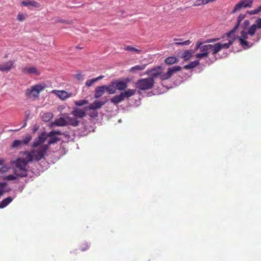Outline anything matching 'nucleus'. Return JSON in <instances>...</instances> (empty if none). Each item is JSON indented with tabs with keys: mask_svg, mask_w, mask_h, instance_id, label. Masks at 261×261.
I'll return each mask as SVG.
<instances>
[{
	"mask_svg": "<svg viewBox=\"0 0 261 261\" xmlns=\"http://www.w3.org/2000/svg\"><path fill=\"white\" fill-rule=\"evenodd\" d=\"M108 101V99L107 98L105 99L103 101H98L96 100L91 103L88 107V109L89 110H97L100 109L102 106L105 105V103Z\"/></svg>",
	"mask_w": 261,
	"mask_h": 261,
	"instance_id": "obj_17",
	"label": "nucleus"
},
{
	"mask_svg": "<svg viewBox=\"0 0 261 261\" xmlns=\"http://www.w3.org/2000/svg\"><path fill=\"white\" fill-rule=\"evenodd\" d=\"M106 91L110 94H113L116 93V89L114 81H112L108 86H105Z\"/></svg>",
	"mask_w": 261,
	"mask_h": 261,
	"instance_id": "obj_22",
	"label": "nucleus"
},
{
	"mask_svg": "<svg viewBox=\"0 0 261 261\" xmlns=\"http://www.w3.org/2000/svg\"><path fill=\"white\" fill-rule=\"evenodd\" d=\"M245 14H240L237 19V23L233 29L228 33V35L229 36L230 34L234 33L239 27L241 22L246 17Z\"/></svg>",
	"mask_w": 261,
	"mask_h": 261,
	"instance_id": "obj_19",
	"label": "nucleus"
},
{
	"mask_svg": "<svg viewBox=\"0 0 261 261\" xmlns=\"http://www.w3.org/2000/svg\"><path fill=\"white\" fill-rule=\"evenodd\" d=\"M201 5H205L208 4L207 0H201Z\"/></svg>",
	"mask_w": 261,
	"mask_h": 261,
	"instance_id": "obj_54",
	"label": "nucleus"
},
{
	"mask_svg": "<svg viewBox=\"0 0 261 261\" xmlns=\"http://www.w3.org/2000/svg\"><path fill=\"white\" fill-rule=\"evenodd\" d=\"M124 49L125 50L132 51L138 54L142 53V50L141 49L136 48L132 46H124Z\"/></svg>",
	"mask_w": 261,
	"mask_h": 261,
	"instance_id": "obj_33",
	"label": "nucleus"
},
{
	"mask_svg": "<svg viewBox=\"0 0 261 261\" xmlns=\"http://www.w3.org/2000/svg\"><path fill=\"white\" fill-rule=\"evenodd\" d=\"M150 73H151V76L150 77V78H152V79L154 80V79L158 76H160V79H161V75L163 74L162 68L160 66L156 68L148 70L146 71L147 74H149Z\"/></svg>",
	"mask_w": 261,
	"mask_h": 261,
	"instance_id": "obj_14",
	"label": "nucleus"
},
{
	"mask_svg": "<svg viewBox=\"0 0 261 261\" xmlns=\"http://www.w3.org/2000/svg\"><path fill=\"white\" fill-rule=\"evenodd\" d=\"M50 139L48 142V146L50 145L54 144L56 143H57L58 141L60 140V138L57 137H55L53 136L52 137H49Z\"/></svg>",
	"mask_w": 261,
	"mask_h": 261,
	"instance_id": "obj_38",
	"label": "nucleus"
},
{
	"mask_svg": "<svg viewBox=\"0 0 261 261\" xmlns=\"http://www.w3.org/2000/svg\"><path fill=\"white\" fill-rule=\"evenodd\" d=\"M261 29V18L256 19L253 24L248 28V34L251 36H253L257 31Z\"/></svg>",
	"mask_w": 261,
	"mask_h": 261,
	"instance_id": "obj_8",
	"label": "nucleus"
},
{
	"mask_svg": "<svg viewBox=\"0 0 261 261\" xmlns=\"http://www.w3.org/2000/svg\"><path fill=\"white\" fill-rule=\"evenodd\" d=\"M21 4L23 6H31L35 8H39L40 4L35 1H22Z\"/></svg>",
	"mask_w": 261,
	"mask_h": 261,
	"instance_id": "obj_21",
	"label": "nucleus"
},
{
	"mask_svg": "<svg viewBox=\"0 0 261 261\" xmlns=\"http://www.w3.org/2000/svg\"><path fill=\"white\" fill-rule=\"evenodd\" d=\"M232 40H229L227 43H217L214 44V49H213L212 55H216L217 54L222 48L227 49L232 44Z\"/></svg>",
	"mask_w": 261,
	"mask_h": 261,
	"instance_id": "obj_6",
	"label": "nucleus"
},
{
	"mask_svg": "<svg viewBox=\"0 0 261 261\" xmlns=\"http://www.w3.org/2000/svg\"><path fill=\"white\" fill-rule=\"evenodd\" d=\"M199 64L198 60H196L193 62H191L190 63L186 65L184 68L186 69H193L198 66Z\"/></svg>",
	"mask_w": 261,
	"mask_h": 261,
	"instance_id": "obj_31",
	"label": "nucleus"
},
{
	"mask_svg": "<svg viewBox=\"0 0 261 261\" xmlns=\"http://www.w3.org/2000/svg\"><path fill=\"white\" fill-rule=\"evenodd\" d=\"M32 139V137L31 136V135H27L24 139L22 140H21L22 141V143H23V145H27L28 144L30 141Z\"/></svg>",
	"mask_w": 261,
	"mask_h": 261,
	"instance_id": "obj_43",
	"label": "nucleus"
},
{
	"mask_svg": "<svg viewBox=\"0 0 261 261\" xmlns=\"http://www.w3.org/2000/svg\"><path fill=\"white\" fill-rule=\"evenodd\" d=\"M248 35H249L248 34V31L247 32L242 31L241 32V36L239 38L240 44L245 48L249 47V43L246 41V39H248Z\"/></svg>",
	"mask_w": 261,
	"mask_h": 261,
	"instance_id": "obj_11",
	"label": "nucleus"
},
{
	"mask_svg": "<svg viewBox=\"0 0 261 261\" xmlns=\"http://www.w3.org/2000/svg\"><path fill=\"white\" fill-rule=\"evenodd\" d=\"M154 84V80L152 78L147 77L141 79L136 83V88L141 90H147L152 88Z\"/></svg>",
	"mask_w": 261,
	"mask_h": 261,
	"instance_id": "obj_3",
	"label": "nucleus"
},
{
	"mask_svg": "<svg viewBox=\"0 0 261 261\" xmlns=\"http://www.w3.org/2000/svg\"><path fill=\"white\" fill-rule=\"evenodd\" d=\"M128 82V79H127L126 81H121L120 80H116L114 81L116 90H118L119 91H123L126 89L127 87V83Z\"/></svg>",
	"mask_w": 261,
	"mask_h": 261,
	"instance_id": "obj_12",
	"label": "nucleus"
},
{
	"mask_svg": "<svg viewBox=\"0 0 261 261\" xmlns=\"http://www.w3.org/2000/svg\"><path fill=\"white\" fill-rule=\"evenodd\" d=\"M192 54L193 51L192 50H186L184 52L182 57L185 61H187L191 58Z\"/></svg>",
	"mask_w": 261,
	"mask_h": 261,
	"instance_id": "obj_35",
	"label": "nucleus"
},
{
	"mask_svg": "<svg viewBox=\"0 0 261 261\" xmlns=\"http://www.w3.org/2000/svg\"><path fill=\"white\" fill-rule=\"evenodd\" d=\"M219 40V38H212V39H209L205 41V43H211V42H214L216 41H217Z\"/></svg>",
	"mask_w": 261,
	"mask_h": 261,
	"instance_id": "obj_50",
	"label": "nucleus"
},
{
	"mask_svg": "<svg viewBox=\"0 0 261 261\" xmlns=\"http://www.w3.org/2000/svg\"><path fill=\"white\" fill-rule=\"evenodd\" d=\"M21 70L24 74L34 75L36 76L40 75V72L39 70L35 66H25L22 67Z\"/></svg>",
	"mask_w": 261,
	"mask_h": 261,
	"instance_id": "obj_5",
	"label": "nucleus"
},
{
	"mask_svg": "<svg viewBox=\"0 0 261 261\" xmlns=\"http://www.w3.org/2000/svg\"><path fill=\"white\" fill-rule=\"evenodd\" d=\"M45 88L44 84H36L25 90V96L29 98L35 100L37 99L40 93Z\"/></svg>",
	"mask_w": 261,
	"mask_h": 261,
	"instance_id": "obj_1",
	"label": "nucleus"
},
{
	"mask_svg": "<svg viewBox=\"0 0 261 261\" xmlns=\"http://www.w3.org/2000/svg\"><path fill=\"white\" fill-rule=\"evenodd\" d=\"M12 201V198L11 197H8L3 199L0 202V208H4L6 206H7Z\"/></svg>",
	"mask_w": 261,
	"mask_h": 261,
	"instance_id": "obj_29",
	"label": "nucleus"
},
{
	"mask_svg": "<svg viewBox=\"0 0 261 261\" xmlns=\"http://www.w3.org/2000/svg\"><path fill=\"white\" fill-rule=\"evenodd\" d=\"M16 176L13 175H9L8 176H6L4 179L8 180H14L16 179Z\"/></svg>",
	"mask_w": 261,
	"mask_h": 261,
	"instance_id": "obj_47",
	"label": "nucleus"
},
{
	"mask_svg": "<svg viewBox=\"0 0 261 261\" xmlns=\"http://www.w3.org/2000/svg\"><path fill=\"white\" fill-rule=\"evenodd\" d=\"M124 98L122 93L116 95L111 99V102L115 105H117L124 100Z\"/></svg>",
	"mask_w": 261,
	"mask_h": 261,
	"instance_id": "obj_25",
	"label": "nucleus"
},
{
	"mask_svg": "<svg viewBox=\"0 0 261 261\" xmlns=\"http://www.w3.org/2000/svg\"><path fill=\"white\" fill-rule=\"evenodd\" d=\"M249 24V21L248 20H246L244 22V25L245 27H247Z\"/></svg>",
	"mask_w": 261,
	"mask_h": 261,
	"instance_id": "obj_52",
	"label": "nucleus"
},
{
	"mask_svg": "<svg viewBox=\"0 0 261 261\" xmlns=\"http://www.w3.org/2000/svg\"><path fill=\"white\" fill-rule=\"evenodd\" d=\"M14 173L17 177H24L28 175V170L15 168L14 169Z\"/></svg>",
	"mask_w": 261,
	"mask_h": 261,
	"instance_id": "obj_23",
	"label": "nucleus"
},
{
	"mask_svg": "<svg viewBox=\"0 0 261 261\" xmlns=\"http://www.w3.org/2000/svg\"><path fill=\"white\" fill-rule=\"evenodd\" d=\"M67 125L66 121V117H60L56 119L54 122H51L50 124V127H53L55 126H65Z\"/></svg>",
	"mask_w": 261,
	"mask_h": 261,
	"instance_id": "obj_18",
	"label": "nucleus"
},
{
	"mask_svg": "<svg viewBox=\"0 0 261 261\" xmlns=\"http://www.w3.org/2000/svg\"><path fill=\"white\" fill-rule=\"evenodd\" d=\"M4 191L2 189H0V197L3 194Z\"/></svg>",
	"mask_w": 261,
	"mask_h": 261,
	"instance_id": "obj_57",
	"label": "nucleus"
},
{
	"mask_svg": "<svg viewBox=\"0 0 261 261\" xmlns=\"http://www.w3.org/2000/svg\"><path fill=\"white\" fill-rule=\"evenodd\" d=\"M216 1V0H207V1L208 2V3H211V2H215Z\"/></svg>",
	"mask_w": 261,
	"mask_h": 261,
	"instance_id": "obj_59",
	"label": "nucleus"
},
{
	"mask_svg": "<svg viewBox=\"0 0 261 261\" xmlns=\"http://www.w3.org/2000/svg\"><path fill=\"white\" fill-rule=\"evenodd\" d=\"M24 154L26 155V159H25L28 162V163L29 162H32L33 160H34V156L32 150L30 151H25L24 152Z\"/></svg>",
	"mask_w": 261,
	"mask_h": 261,
	"instance_id": "obj_28",
	"label": "nucleus"
},
{
	"mask_svg": "<svg viewBox=\"0 0 261 261\" xmlns=\"http://www.w3.org/2000/svg\"><path fill=\"white\" fill-rule=\"evenodd\" d=\"M261 11V5L259 6L257 8L248 11L247 13L250 15H253L258 13Z\"/></svg>",
	"mask_w": 261,
	"mask_h": 261,
	"instance_id": "obj_41",
	"label": "nucleus"
},
{
	"mask_svg": "<svg viewBox=\"0 0 261 261\" xmlns=\"http://www.w3.org/2000/svg\"><path fill=\"white\" fill-rule=\"evenodd\" d=\"M246 8L244 5L243 4V3L241 2V1H240L234 6V8L233 9L232 11H231L232 14H234L238 12H239L241 11L242 9Z\"/></svg>",
	"mask_w": 261,
	"mask_h": 261,
	"instance_id": "obj_27",
	"label": "nucleus"
},
{
	"mask_svg": "<svg viewBox=\"0 0 261 261\" xmlns=\"http://www.w3.org/2000/svg\"><path fill=\"white\" fill-rule=\"evenodd\" d=\"M22 145H23L21 140H15L13 142L11 146L13 148H17Z\"/></svg>",
	"mask_w": 261,
	"mask_h": 261,
	"instance_id": "obj_39",
	"label": "nucleus"
},
{
	"mask_svg": "<svg viewBox=\"0 0 261 261\" xmlns=\"http://www.w3.org/2000/svg\"><path fill=\"white\" fill-rule=\"evenodd\" d=\"M121 93L123 95L124 99L125 98L127 99L135 95L136 93V90L129 89L123 92H121Z\"/></svg>",
	"mask_w": 261,
	"mask_h": 261,
	"instance_id": "obj_26",
	"label": "nucleus"
},
{
	"mask_svg": "<svg viewBox=\"0 0 261 261\" xmlns=\"http://www.w3.org/2000/svg\"><path fill=\"white\" fill-rule=\"evenodd\" d=\"M95 83L94 79L88 80L86 82L85 85L87 87H90Z\"/></svg>",
	"mask_w": 261,
	"mask_h": 261,
	"instance_id": "obj_46",
	"label": "nucleus"
},
{
	"mask_svg": "<svg viewBox=\"0 0 261 261\" xmlns=\"http://www.w3.org/2000/svg\"><path fill=\"white\" fill-rule=\"evenodd\" d=\"M26 15L22 13H19L17 16V19L19 21L24 20L25 18Z\"/></svg>",
	"mask_w": 261,
	"mask_h": 261,
	"instance_id": "obj_45",
	"label": "nucleus"
},
{
	"mask_svg": "<svg viewBox=\"0 0 261 261\" xmlns=\"http://www.w3.org/2000/svg\"><path fill=\"white\" fill-rule=\"evenodd\" d=\"M51 92L54 94H55L62 100H65L68 98L71 97L72 95L71 93H69L64 90H54L52 91Z\"/></svg>",
	"mask_w": 261,
	"mask_h": 261,
	"instance_id": "obj_13",
	"label": "nucleus"
},
{
	"mask_svg": "<svg viewBox=\"0 0 261 261\" xmlns=\"http://www.w3.org/2000/svg\"><path fill=\"white\" fill-rule=\"evenodd\" d=\"M146 65L145 64L136 65L130 68V71L134 72L137 70H143L146 68Z\"/></svg>",
	"mask_w": 261,
	"mask_h": 261,
	"instance_id": "obj_34",
	"label": "nucleus"
},
{
	"mask_svg": "<svg viewBox=\"0 0 261 261\" xmlns=\"http://www.w3.org/2000/svg\"><path fill=\"white\" fill-rule=\"evenodd\" d=\"M103 77H104V76H103V75H100L96 78H94V79L96 82L102 79V78H103Z\"/></svg>",
	"mask_w": 261,
	"mask_h": 261,
	"instance_id": "obj_51",
	"label": "nucleus"
},
{
	"mask_svg": "<svg viewBox=\"0 0 261 261\" xmlns=\"http://www.w3.org/2000/svg\"><path fill=\"white\" fill-rule=\"evenodd\" d=\"M177 58L173 56L168 57L165 60V63L168 65H171L176 63L177 62Z\"/></svg>",
	"mask_w": 261,
	"mask_h": 261,
	"instance_id": "obj_30",
	"label": "nucleus"
},
{
	"mask_svg": "<svg viewBox=\"0 0 261 261\" xmlns=\"http://www.w3.org/2000/svg\"><path fill=\"white\" fill-rule=\"evenodd\" d=\"M6 184L5 182H0V187L3 188L6 186Z\"/></svg>",
	"mask_w": 261,
	"mask_h": 261,
	"instance_id": "obj_55",
	"label": "nucleus"
},
{
	"mask_svg": "<svg viewBox=\"0 0 261 261\" xmlns=\"http://www.w3.org/2000/svg\"><path fill=\"white\" fill-rule=\"evenodd\" d=\"M28 162L24 159L18 158L15 162V168H18L22 170H28L27 166Z\"/></svg>",
	"mask_w": 261,
	"mask_h": 261,
	"instance_id": "obj_15",
	"label": "nucleus"
},
{
	"mask_svg": "<svg viewBox=\"0 0 261 261\" xmlns=\"http://www.w3.org/2000/svg\"><path fill=\"white\" fill-rule=\"evenodd\" d=\"M88 103V101L86 99L74 101V104L75 106L80 107L87 105Z\"/></svg>",
	"mask_w": 261,
	"mask_h": 261,
	"instance_id": "obj_40",
	"label": "nucleus"
},
{
	"mask_svg": "<svg viewBox=\"0 0 261 261\" xmlns=\"http://www.w3.org/2000/svg\"><path fill=\"white\" fill-rule=\"evenodd\" d=\"M4 161V160L0 159V165H2Z\"/></svg>",
	"mask_w": 261,
	"mask_h": 261,
	"instance_id": "obj_56",
	"label": "nucleus"
},
{
	"mask_svg": "<svg viewBox=\"0 0 261 261\" xmlns=\"http://www.w3.org/2000/svg\"><path fill=\"white\" fill-rule=\"evenodd\" d=\"M243 4L244 5L245 8L252 7L253 3V0H241Z\"/></svg>",
	"mask_w": 261,
	"mask_h": 261,
	"instance_id": "obj_37",
	"label": "nucleus"
},
{
	"mask_svg": "<svg viewBox=\"0 0 261 261\" xmlns=\"http://www.w3.org/2000/svg\"><path fill=\"white\" fill-rule=\"evenodd\" d=\"M216 1V0H207V1L208 2V3H211V2H215Z\"/></svg>",
	"mask_w": 261,
	"mask_h": 261,
	"instance_id": "obj_58",
	"label": "nucleus"
},
{
	"mask_svg": "<svg viewBox=\"0 0 261 261\" xmlns=\"http://www.w3.org/2000/svg\"><path fill=\"white\" fill-rule=\"evenodd\" d=\"M14 67V61H8L4 64L0 65V71L2 72L9 71Z\"/></svg>",
	"mask_w": 261,
	"mask_h": 261,
	"instance_id": "obj_16",
	"label": "nucleus"
},
{
	"mask_svg": "<svg viewBox=\"0 0 261 261\" xmlns=\"http://www.w3.org/2000/svg\"><path fill=\"white\" fill-rule=\"evenodd\" d=\"M61 134L62 133L60 131L52 130L47 135V136L52 137L53 136H54L55 135H61Z\"/></svg>",
	"mask_w": 261,
	"mask_h": 261,
	"instance_id": "obj_44",
	"label": "nucleus"
},
{
	"mask_svg": "<svg viewBox=\"0 0 261 261\" xmlns=\"http://www.w3.org/2000/svg\"><path fill=\"white\" fill-rule=\"evenodd\" d=\"M9 167L6 166H3L0 168V173H4L8 171Z\"/></svg>",
	"mask_w": 261,
	"mask_h": 261,
	"instance_id": "obj_49",
	"label": "nucleus"
},
{
	"mask_svg": "<svg viewBox=\"0 0 261 261\" xmlns=\"http://www.w3.org/2000/svg\"><path fill=\"white\" fill-rule=\"evenodd\" d=\"M66 121L67 125H70L72 126H77L80 123L79 121L76 117H70L68 116L66 117Z\"/></svg>",
	"mask_w": 261,
	"mask_h": 261,
	"instance_id": "obj_20",
	"label": "nucleus"
},
{
	"mask_svg": "<svg viewBox=\"0 0 261 261\" xmlns=\"http://www.w3.org/2000/svg\"><path fill=\"white\" fill-rule=\"evenodd\" d=\"M89 247L90 246L88 245V244L86 242H84L81 244L80 250L82 251H84L89 249Z\"/></svg>",
	"mask_w": 261,
	"mask_h": 261,
	"instance_id": "obj_42",
	"label": "nucleus"
},
{
	"mask_svg": "<svg viewBox=\"0 0 261 261\" xmlns=\"http://www.w3.org/2000/svg\"><path fill=\"white\" fill-rule=\"evenodd\" d=\"M203 43L202 42L198 41L196 44L195 50H200V53L196 55V58L198 59L208 57L210 54V50L214 49V45L207 44L202 45Z\"/></svg>",
	"mask_w": 261,
	"mask_h": 261,
	"instance_id": "obj_2",
	"label": "nucleus"
},
{
	"mask_svg": "<svg viewBox=\"0 0 261 261\" xmlns=\"http://www.w3.org/2000/svg\"><path fill=\"white\" fill-rule=\"evenodd\" d=\"M53 117V113L50 112L45 113L42 116V119L44 122H48Z\"/></svg>",
	"mask_w": 261,
	"mask_h": 261,
	"instance_id": "obj_32",
	"label": "nucleus"
},
{
	"mask_svg": "<svg viewBox=\"0 0 261 261\" xmlns=\"http://www.w3.org/2000/svg\"><path fill=\"white\" fill-rule=\"evenodd\" d=\"M75 77L79 81H82L84 79V75L82 73H78L75 75Z\"/></svg>",
	"mask_w": 261,
	"mask_h": 261,
	"instance_id": "obj_48",
	"label": "nucleus"
},
{
	"mask_svg": "<svg viewBox=\"0 0 261 261\" xmlns=\"http://www.w3.org/2000/svg\"><path fill=\"white\" fill-rule=\"evenodd\" d=\"M47 137V135H46L45 133H42L34 140L32 145V147L37 148L43 145V144L46 141Z\"/></svg>",
	"mask_w": 261,
	"mask_h": 261,
	"instance_id": "obj_9",
	"label": "nucleus"
},
{
	"mask_svg": "<svg viewBox=\"0 0 261 261\" xmlns=\"http://www.w3.org/2000/svg\"><path fill=\"white\" fill-rule=\"evenodd\" d=\"M181 69V67L180 66H175L169 68L166 73L161 75V80L164 81L170 79L174 73L180 71Z\"/></svg>",
	"mask_w": 261,
	"mask_h": 261,
	"instance_id": "obj_7",
	"label": "nucleus"
},
{
	"mask_svg": "<svg viewBox=\"0 0 261 261\" xmlns=\"http://www.w3.org/2000/svg\"><path fill=\"white\" fill-rule=\"evenodd\" d=\"M105 86L97 87L95 89L94 97L98 98L101 97L105 93Z\"/></svg>",
	"mask_w": 261,
	"mask_h": 261,
	"instance_id": "obj_24",
	"label": "nucleus"
},
{
	"mask_svg": "<svg viewBox=\"0 0 261 261\" xmlns=\"http://www.w3.org/2000/svg\"><path fill=\"white\" fill-rule=\"evenodd\" d=\"M88 108H85L84 109H81L77 108H74L73 111L71 112L72 115L77 119L83 118L86 115V110H88Z\"/></svg>",
	"mask_w": 261,
	"mask_h": 261,
	"instance_id": "obj_10",
	"label": "nucleus"
},
{
	"mask_svg": "<svg viewBox=\"0 0 261 261\" xmlns=\"http://www.w3.org/2000/svg\"><path fill=\"white\" fill-rule=\"evenodd\" d=\"M48 149V145H43L39 148L32 149L34 156V161L39 162L42 159H43L46 154Z\"/></svg>",
	"mask_w": 261,
	"mask_h": 261,
	"instance_id": "obj_4",
	"label": "nucleus"
},
{
	"mask_svg": "<svg viewBox=\"0 0 261 261\" xmlns=\"http://www.w3.org/2000/svg\"><path fill=\"white\" fill-rule=\"evenodd\" d=\"M181 40V39H177V38L174 39V41H176L175 44L176 45H189L191 42V41L189 40H186L185 41H182V42H178V41H180Z\"/></svg>",
	"mask_w": 261,
	"mask_h": 261,
	"instance_id": "obj_36",
	"label": "nucleus"
},
{
	"mask_svg": "<svg viewBox=\"0 0 261 261\" xmlns=\"http://www.w3.org/2000/svg\"><path fill=\"white\" fill-rule=\"evenodd\" d=\"M201 5V0H197L195 4V6H199Z\"/></svg>",
	"mask_w": 261,
	"mask_h": 261,
	"instance_id": "obj_53",
	"label": "nucleus"
}]
</instances>
